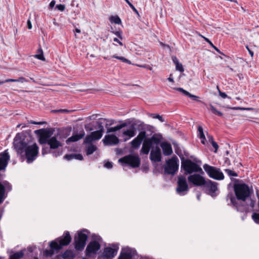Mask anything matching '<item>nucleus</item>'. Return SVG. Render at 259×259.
<instances>
[{"instance_id": "nucleus-1", "label": "nucleus", "mask_w": 259, "mask_h": 259, "mask_svg": "<svg viewBox=\"0 0 259 259\" xmlns=\"http://www.w3.org/2000/svg\"><path fill=\"white\" fill-rule=\"evenodd\" d=\"M13 144L18 153L21 154L25 152L28 163L33 162L37 156L39 148L37 144H32L27 139H22L19 134L15 137Z\"/></svg>"}, {"instance_id": "nucleus-2", "label": "nucleus", "mask_w": 259, "mask_h": 259, "mask_svg": "<svg viewBox=\"0 0 259 259\" xmlns=\"http://www.w3.org/2000/svg\"><path fill=\"white\" fill-rule=\"evenodd\" d=\"M233 188L236 198L232 193H229L226 197V200L229 205L237 206V200L245 201L250 196V191L249 186L243 183H235Z\"/></svg>"}, {"instance_id": "nucleus-3", "label": "nucleus", "mask_w": 259, "mask_h": 259, "mask_svg": "<svg viewBox=\"0 0 259 259\" xmlns=\"http://www.w3.org/2000/svg\"><path fill=\"white\" fill-rule=\"evenodd\" d=\"M181 169L184 170L185 175H192L194 172H199L204 174L202 169L197 164L190 159H182Z\"/></svg>"}, {"instance_id": "nucleus-4", "label": "nucleus", "mask_w": 259, "mask_h": 259, "mask_svg": "<svg viewBox=\"0 0 259 259\" xmlns=\"http://www.w3.org/2000/svg\"><path fill=\"white\" fill-rule=\"evenodd\" d=\"M71 238L68 231L64 232V236L59 238L57 241H52L50 243V247L54 250H59L62 248L63 246L68 245L71 242Z\"/></svg>"}, {"instance_id": "nucleus-5", "label": "nucleus", "mask_w": 259, "mask_h": 259, "mask_svg": "<svg viewBox=\"0 0 259 259\" xmlns=\"http://www.w3.org/2000/svg\"><path fill=\"white\" fill-rule=\"evenodd\" d=\"M179 160L174 156L171 158L166 161L164 166V173L165 174L174 176L178 170Z\"/></svg>"}, {"instance_id": "nucleus-6", "label": "nucleus", "mask_w": 259, "mask_h": 259, "mask_svg": "<svg viewBox=\"0 0 259 259\" xmlns=\"http://www.w3.org/2000/svg\"><path fill=\"white\" fill-rule=\"evenodd\" d=\"M84 232H88L87 230L83 229L81 231L77 232V235L74 238L75 248L78 251L83 250L86 245V242L88 239V235Z\"/></svg>"}, {"instance_id": "nucleus-7", "label": "nucleus", "mask_w": 259, "mask_h": 259, "mask_svg": "<svg viewBox=\"0 0 259 259\" xmlns=\"http://www.w3.org/2000/svg\"><path fill=\"white\" fill-rule=\"evenodd\" d=\"M203 167V169L210 178L217 180L224 179V174L220 168L210 166L207 164H205Z\"/></svg>"}, {"instance_id": "nucleus-8", "label": "nucleus", "mask_w": 259, "mask_h": 259, "mask_svg": "<svg viewBox=\"0 0 259 259\" xmlns=\"http://www.w3.org/2000/svg\"><path fill=\"white\" fill-rule=\"evenodd\" d=\"M189 189V186L185 176L184 175L178 176L176 188L177 194L181 196H184L188 193Z\"/></svg>"}, {"instance_id": "nucleus-9", "label": "nucleus", "mask_w": 259, "mask_h": 259, "mask_svg": "<svg viewBox=\"0 0 259 259\" xmlns=\"http://www.w3.org/2000/svg\"><path fill=\"white\" fill-rule=\"evenodd\" d=\"M121 163H123L132 166V167H139L140 164V160L138 156L129 155L118 160Z\"/></svg>"}, {"instance_id": "nucleus-10", "label": "nucleus", "mask_w": 259, "mask_h": 259, "mask_svg": "<svg viewBox=\"0 0 259 259\" xmlns=\"http://www.w3.org/2000/svg\"><path fill=\"white\" fill-rule=\"evenodd\" d=\"M119 247L117 244H113L112 247H105L100 256L101 259H113L116 255Z\"/></svg>"}, {"instance_id": "nucleus-11", "label": "nucleus", "mask_w": 259, "mask_h": 259, "mask_svg": "<svg viewBox=\"0 0 259 259\" xmlns=\"http://www.w3.org/2000/svg\"><path fill=\"white\" fill-rule=\"evenodd\" d=\"M101 245L96 240H92L87 245L85 249V255L88 257H91L92 255L96 254L100 249Z\"/></svg>"}, {"instance_id": "nucleus-12", "label": "nucleus", "mask_w": 259, "mask_h": 259, "mask_svg": "<svg viewBox=\"0 0 259 259\" xmlns=\"http://www.w3.org/2000/svg\"><path fill=\"white\" fill-rule=\"evenodd\" d=\"M201 175V174H194L189 175L188 177L189 182L196 186H203L206 180Z\"/></svg>"}, {"instance_id": "nucleus-13", "label": "nucleus", "mask_w": 259, "mask_h": 259, "mask_svg": "<svg viewBox=\"0 0 259 259\" xmlns=\"http://www.w3.org/2000/svg\"><path fill=\"white\" fill-rule=\"evenodd\" d=\"M12 185L7 181L0 183V204L2 203L7 197V192L11 191Z\"/></svg>"}, {"instance_id": "nucleus-14", "label": "nucleus", "mask_w": 259, "mask_h": 259, "mask_svg": "<svg viewBox=\"0 0 259 259\" xmlns=\"http://www.w3.org/2000/svg\"><path fill=\"white\" fill-rule=\"evenodd\" d=\"M204 187L208 191V194L213 197L215 195V192L218 190V183L207 179L205 180V184L203 185Z\"/></svg>"}, {"instance_id": "nucleus-15", "label": "nucleus", "mask_w": 259, "mask_h": 259, "mask_svg": "<svg viewBox=\"0 0 259 259\" xmlns=\"http://www.w3.org/2000/svg\"><path fill=\"white\" fill-rule=\"evenodd\" d=\"M136 254L137 251L135 249L126 247L120 253L118 259H133Z\"/></svg>"}, {"instance_id": "nucleus-16", "label": "nucleus", "mask_w": 259, "mask_h": 259, "mask_svg": "<svg viewBox=\"0 0 259 259\" xmlns=\"http://www.w3.org/2000/svg\"><path fill=\"white\" fill-rule=\"evenodd\" d=\"M147 135L145 131H143L139 133L136 138H135L131 143V146L135 149L138 148L141 145L142 141L146 139Z\"/></svg>"}, {"instance_id": "nucleus-17", "label": "nucleus", "mask_w": 259, "mask_h": 259, "mask_svg": "<svg viewBox=\"0 0 259 259\" xmlns=\"http://www.w3.org/2000/svg\"><path fill=\"white\" fill-rule=\"evenodd\" d=\"M102 141L105 145H115L119 143V139L114 135H108L105 136Z\"/></svg>"}, {"instance_id": "nucleus-18", "label": "nucleus", "mask_w": 259, "mask_h": 259, "mask_svg": "<svg viewBox=\"0 0 259 259\" xmlns=\"http://www.w3.org/2000/svg\"><path fill=\"white\" fill-rule=\"evenodd\" d=\"M10 159L8 150H5L0 154V170L5 169Z\"/></svg>"}, {"instance_id": "nucleus-19", "label": "nucleus", "mask_w": 259, "mask_h": 259, "mask_svg": "<svg viewBox=\"0 0 259 259\" xmlns=\"http://www.w3.org/2000/svg\"><path fill=\"white\" fill-rule=\"evenodd\" d=\"M150 160L154 162H159L161 160V150L158 147L152 149L150 153Z\"/></svg>"}, {"instance_id": "nucleus-20", "label": "nucleus", "mask_w": 259, "mask_h": 259, "mask_svg": "<svg viewBox=\"0 0 259 259\" xmlns=\"http://www.w3.org/2000/svg\"><path fill=\"white\" fill-rule=\"evenodd\" d=\"M51 149H55L62 146V144L57 140L56 136L52 137L48 141V144Z\"/></svg>"}, {"instance_id": "nucleus-21", "label": "nucleus", "mask_w": 259, "mask_h": 259, "mask_svg": "<svg viewBox=\"0 0 259 259\" xmlns=\"http://www.w3.org/2000/svg\"><path fill=\"white\" fill-rule=\"evenodd\" d=\"M161 147L163 151V153L165 156H168L172 153L171 146L168 143L163 142L161 144Z\"/></svg>"}, {"instance_id": "nucleus-22", "label": "nucleus", "mask_w": 259, "mask_h": 259, "mask_svg": "<svg viewBox=\"0 0 259 259\" xmlns=\"http://www.w3.org/2000/svg\"><path fill=\"white\" fill-rule=\"evenodd\" d=\"M85 135V133L83 131H82L79 134L72 135L71 137L69 138L66 140V143L69 144L71 142H76L81 138H82Z\"/></svg>"}, {"instance_id": "nucleus-23", "label": "nucleus", "mask_w": 259, "mask_h": 259, "mask_svg": "<svg viewBox=\"0 0 259 259\" xmlns=\"http://www.w3.org/2000/svg\"><path fill=\"white\" fill-rule=\"evenodd\" d=\"M152 146V144L149 140L146 139L143 143L142 147L141 150V152L145 154H148L149 152L150 148Z\"/></svg>"}, {"instance_id": "nucleus-24", "label": "nucleus", "mask_w": 259, "mask_h": 259, "mask_svg": "<svg viewBox=\"0 0 259 259\" xmlns=\"http://www.w3.org/2000/svg\"><path fill=\"white\" fill-rule=\"evenodd\" d=\"M174 89L177 90V91H179V92H181L184 95H185V96H186L191 98L194 101H197V102H201L200 101H199L198 100L199 97L198 96L190 94L188 91L184 90L183 88H176Z\"/></svg>"}, {"instance_id": "nucleus-25", "label": "nucleus", "mask_w": 259, "mask_h": 259, "mask_svg": "<svg viewBox=\"0 0 259 259\" xmlns=\"http://www.w3.org/2000/svg\"><path fill=\"white\" fill-rule=\"evenodd\" d=\"M64 158L67 160H71L73 159L82 160L83 159V156L80 154H66L64 156Z\"/></svg>"}, {"instance_id": "nucleus-26", "label": "nucleus", "mask_w": 259, "mask_h": 259, "mask_svg": "<svg viewBox=\"0 0 259 259\" xmlns=\"http://www.w3.org/2000/svg\"><path fill=\"white\" fill-rule=\"evenodd\" d=\"M62 257L64 259H74L75 255L73 251L67 250L63 253Z\"/></svg>"}, {"instance_id": "nucleus-27", "label": "nucleus", "mask_w": 259, "mask_h": 259, "mask_svg": "<svg viewBox=\"0 0 259 259\" xmlns=\"http://www.w3.org/2000/svg\"><path fill=\"white\" fill-rule=\"evenodd\" d=\"M97 149V147L93 144H89V145L87 146L85 150L87 155H90L92 154Z\"/></svg>"}, {"instance_id": "nucleus-28", "label": "nucleus", "mask_w": 259, "mask_h": 259, "mask_svg": "<svg viewBox=\"0 0 259 259\" xmlns=\"http://www.w3.org/2000/svg\"><path fill=\"white\" fill-rule=\"evenodd\" d=\"M34 57L41 61H45V58L44 56L43 51L41 48H39L37 51V54L35 55Z\"/></svg>"}, {"instance_id": "nucleus-29", "label": "nucleus", "mask_w": 259, "mask_h": 259, "mask_svg": "<svg viewBox=\"0 0 259 259\" xmlns=\"http://www.w3.org/2000/svg\"><path fill=\"white\" fill-rule=\"evenodd\" d=\"M42 130V132L41 133V135L44 137V138H45L46 139H47L48 140H50V138H51L52 137V133H51V132H50V131L49 130Z\"/></svg>"}, {"instance_id": "nucleus-30", "label": "nucleus", "mask_w": 259, "mask_h": 259, "mask_svg": "<svg viewBox=\"0 0 259 259\" xmlns=\"http://www.w3.org/2000/svg\"><path fill=\"white\" fill-rule=\"evenodd\" d=\"M24 253L22 251L15 252L10 256L9 259H20L23 256Z\"/></svg>"}, {"instance_id": "nucleus-31", "label": "nucleus", "mask_w": 259, "mask_h": 259, "mask_svg": "<svg viewBox=\"0 0 259 259\" xmlns=\"http://www.w3.org/2000/svg\"><path fill=\"white\" fill-rule=\"evenodd\" d=\"M123 135L124 136H127L130 138H132L136 135V133L134 129H130L124 131L123 132Z\"/></svg>"}, {"instance_id": "nucleus-32", "label": "nucleus", "mask_w": 259, "mask_h": 259, "mask_svg": "<svg viewBox=\"0 0 259 259\" xmlns=\"http://www.w3.org/2000/svg\"><path fill=\"white\" fill-rule=\"evenodd\" d=\"M91 135L92 136L93 138L95 139V140H99L101 139L103 135L101 132L98 131L91 133Z\"/></svg>"}, {"instance_id": "nucleus-33", "label": "nucleus", "mask_w": 259, "mask_h": 259, "mask_svg": "<svg viewBox=\"0 0 259 259\" xmlns=\"http://www.w3.org/2000/svg\"><path fill=\"white\" fill-rule=\"evenodd\" d=\"M147 140H149L150 143L153 144L158 145L160 143V140L158 138L155 136H153L150 138H147Z\"/></svg>"}, {"instance_id": "nucleus-34", "label": "nucleus", "mask_w": 259, "mask_h": 259, "mask_svg": "<svg viewBox=\"0 0 259 259\" xmlns=\"http://www.w3.org/2000/svg\"><path fill=\"white\" fill-rule=\"evenodd\" d=\"M209 109L215 115H217L219 116H222L223 114L218 111V110H217L215 107L212 105V104H210L209 105Z\"/></svg>"}, {"instance_id": "nucleus-35", "label": "nucleus", "mask_w": 259, "mask_h": 259, "mask_svg": "<svg viewBox=\"0 0 259 259\" xmlns=\"http://www.w3.org/2000/svg\"><path fill=\"white\" fill-rule=\"evenodd\" d=\"M110 20L111 23H114L115 24H120L121 23V19L118 16H111Z\"/></svg>"}, {"instance_id": "nucleus-36", "label": "nucleus", "mask_w": 259, "mask_h": 259, "mask_svg": "<svg viewBox=\"0 0 259 259\" xmlns=\"http://www.w3.org/2000/svg\"><path fill=\"white\" fill-rule=\"evenodd\" d=\"M112 57L113 58H115V59H118V60L121 61L123 62L129 64H131V61L127 60V59L123 57H120V56H116V55H113Z\"/></svg>"}, {"instance_id": "nucleus-37", "label": "nucleus", "mask_w": 259, "mask_h": 259, "mask_svg": "<svg viewBox=\"0 0 259 259\" xmlns=\"http://www.w3.org/2000/svg\"><path fill=\"white\" fill-rule=\"evenodd\" d=\"M93 141H95V139L93 138L92 136L90 134V135L87 136L85 139H84V143L86 144H92V142Z\"/></svg>"}, {"instance_id": "nucleus-38", "label": "nucleus", "mask_w": 259, "mask_h": 259, "mask_svg": "<svg viewBox=\"0 0 259 259\" xmlns=\"http://www.w3.org/2000/svg\"><path fill=\"white\" fill-rule=\"evenodd\" d=\"M198 132L199 133V136L201 139L205 140V135L203 133V128L201 126L198 127Z\"/></svg>"}, {"instance_id": "nucleus-39", "label": "nucleus", "mask_w": 259, "mask_h": 259, "mask_svg": "<svg viewBox=\"0 0 259 259\" xmlns=\"http://www.w3.org/2000/svg\"><path fill=\"white\" fill-rule=\"evenodd\" d=\"M225 171L229 176H233V177H237L238 176L237 174L230 169H225Z\"/></svg>"}, {"instance_id": "nucleus-40", "label": "nucleus", "mask_w": 259, "mask_h": 259, "mask_svg": "<svg viewBox=\"0 0 259 259\" xmlns=\"http://www.w3.org/2000/svg\"><path fill=\"white\" fill-rule=\"evenodd\" d=\"M125 2L129 5V6L132 8L133 11L139 16V14L138 10L136 9V8L134 6V5L130 3L128 0H124Z\"/></svg>"}, {"instance_id": "nucleus-41", "label": "nucleus", "mask_w": 259, "mask_h": 259, "mask_svg": "<svg viewBox=\"0 0 259 259\" xmlns=\"http://www.w3.org/2000/svg\"><path fill=\"white\" fill-rule=\"evenodd\" d=\"M48 141L47 139L44 138L41 134L39 136V142L40 144H48Z\"/></svg>"}, {"instance_id": "nucleus-42", "label": "nucleus", "mask_w": 259, "mask_h": 259, "mask_svg": "<svg viewBox=\"0 0 259 259\" xmlns=\"http://www.w3.org/2000/svg\"><path fill=\"white\" fill-rule=\"evenodd\" d=\"M151 117H152L153 118H157L158 120H159L161 122H164V120L162 117V116L159 115V114H151L150 115Z\"/></svg>"}, {"instance_id": "nucleus-43", "label": "nucleus", "mask_w": 259, "mask_h": 259, "mask_svg": "<svg viewBox=\"0 0 259 259\" xmlns=\"http://www.w3.org/2000/svg\"><path fill=\"white\" fill-rule=\"evenodd\" d=\"M97 123L98 125V128L99 129L98 131L101 132V133L103 134V133L104 132V129L103 125V122H102L100 121H98L97 122Z\"/></svg>"}, {"instance_id": "nucleus-44", "label": "nucleus", "mask_w": 259, "mask_h": 259, "mask_svg": "<svg viewBox=\"0 0 259 259\" xmlns=\"http://www.w3.org/2000/svg\"><path fill=\"white\" fill-rule=\"evenodd\" d=\"M229 109H233V110H250L252 109L251 108H244V107H227Z\"/></svg>"}, {"instance_id": "nucleus-45", "label": "nucleus", "mask_w": 259, "mask_h": 259, "mask_svg": "<svg viewBox=\"0 0 259 259\" xmlns=\"http://www.w3.org/2000/svg\"><path fill=\"white\" fill-rule=\"evenodd\" d=\"M176 69L182 72L184 71L183 65L181 63L177 62L176 64Z\"/></svg>"}, {"instance_id": "nucleus-46", "label": "nucleus", "mask_w": 259, "mask_h": 259, "mask_svg": "<svg viewBox=\"0 0 259 259\" xmlns=\"http://www.w3.org/2000/svg\"><path fill=\"white\" fill-rule=\"evenodd\" d=\"M118 130H119V128L118 127V125H117L116 126L111 127H110L109 128H108L107 130V133H112V132H115Z\"/></svg>"}, {"instance_id": "nucleus-47", "label": "nucleus", "mask_w": 259, "mask_h": 259, "mask_svg": "<svg viewBox=\"0 0 259 259\" xmlns=\"http://www.w3.org/2000/svg\"><path fill=\"white\" fill-rule=\"evenodd\" d=\"M112 32L113 33H114V34H115L116 35H117L121 39H122V31H120V30H119V31H112Z\"/></svg>"}, {"instance_id": "nucleus-48", "label": "nucleus", "mask_w": 259, "mask_h": 259, "mask_svg": "<svg viewBox=\"0 0 259 259\" xmlns=\"http://www.w3.org/2000/svg\"><path fill=\"white\" fill-rule=\"evenodd\" d=\"M65 8V5H62V4L57 5L56 7V9H57L58 10H59L61 12H63V11H64Z\"/></svg>"}, {"instance_id": "nucleus-49", "label": "nucleus", "mask_w": 259, "mask_h": 259, "mask_svg": "<svg viewBox=\"0 0 259 259\" xmlns=\"http://www.w3.org/2000/svg\"><path fill=\"white\" fill-rule=\"evenodd\" d=\"M92 240H96V241H98L100 243L101 238L97 235H93L92 236Z\"/></svg>"}, {"instance_id": "nucleus-50", "label": "nucleus", "mask_w": 259, "mask_h": 259, "mask_svg": "<svg viewBox=\"0 0 259 259\" xmlns=\"http://www.w3.org/2000/svg\"><path fill=\"white\" fill-rule=\"evenodd\" d=\"M16 82V79H7L4 81H0V85L6 83V82Z\"/></svg>"}, {"instance_id": "nucleus-51", "label": "nucleus", "mask_w": 259, "mask_h": 259, "mask_svg": "<svg viewBox=\"0 0 259 259\" xmlns=\"http://www.w3.org/2000/svg\"><path fill=\"white\" fill-rule=\"evenodd\" d=\"M217 88L218 89V91H219V95L223 98L225 99L227 97H228L227 94L225 93H224V92H222L218 87H217Z\"/></svg>"}, {"instance_id": "nucleus-52", "label": "nucleus", "mask_w": 259, "mask_h": 259, "mask_svg": "<svg viewBox=\"0 0 259 259\" xmlns=\"http://www.w3.org/2000/svg\"><path fill=\"white\" fill-rule=\"evenodd\" d=\"M104 166L107 168H111L113 166L112 163L111 162L107 161L105 163Z\"/></svg>"}, {"instance_id": "nucleus-53", "label": "nucleus", "mask_w": 259, "mask_h": 259, "mask_svg": "<svg viewBox=\"0 0 259 259\" xmlns=\"http://www.w3.org/2000/svg\"><path fill=\"white\" fill-rule=\"evenodd\" d=\"M28 80H27L24 77H20L18 79H16V82H27Z\"/></svg>"}, {"instance_id": "nucleus-54", "label": "nucleus", "mask_w": 259, "mask_h": 259, "mask_svg": "<svg viewBox=\"0 0 259 259\" xmlns=\"http://www.w3.org/2000/svg\"><path fill=\"white\" fill-rule=\"evenodd\" d=\"M211 145L212 146V147L215 149V152H217V151L219 148V146L218 145V144L214 142V141H212L211 142Z\"/></svg>"}, {"instance_id": "nucleus-55", "label": "nucleus", "mask_w": 259, "mask_h": 259, "mask_svg": "<svg viewBox=\"0 0 259 259\" xmlns=\"http://www.w3.org/2000/svg\"><path fill=\"white\" fill-rule=\"evenodd\" d=\"M138 123H139V124H138V126L141 127V130H144L145 128V126H146V125L141 121H138Z\"/></svg>"}, {"instance_id": "nucleus-56", "label": "nucleus", "mask_w": 259, "mask_h": 259, "mask_svg": "<svg viewBox=\"0 0 259 259\" xmlns=\"http://www.w3.org/2000/svg\"><path fill=\"white\" fill-rule=\"evenodd\" d=\"M55 112H61V113H67L69 112V111L67 109H59L57 110H54Z\"/></svg>"}, {"instance_id": "nucleus-57", "label": "nucleus", "mask_w": 259, "mask_h": 259, "mask_svg": "<svg viewBox=\"0 0 259 259\" xmlns=\"http://www.w3.org/2000/svg\"><path fill=\"white\" fill-rule=\"evenodd\" d=\"M55 3H56L55 1L53 0V1H51L49 4V8L51 9H52L54 8V7L55 6Z\"/></svg>"}, {"instance_id": "nucleus-58", "label": "nucleus", "mask_w": 259, "mask_h": 259, "mask_svg": "<svg viewBox=\"0 0 259 259\" xmlns=\"http://www.w3.org/2000/svg\"><path fill=\"white\" fill-rule=\"evenodd\" d=\"M119 128V130L121 129L123 127H124L127 125V124L126 122H123L121 124L118 125Z\"/></svg>"}, {"instance_id": "nucleus-59", "label": "nucleus", "mask_w": 259, "mask_h": 259, "mask_svg": "<svg viewBox=\"0 0 259 259\" xmlns=\"http://www.w3.org/2000/svg\"><path fill=\"white\" fill-rule=\"evenodd\" d=\"M246 48L247 49V50H248L249 54L250 55L251 57H252L253 56V51H252L248 47V46H246Z\"/></svg>"}, {"instance_id": "nucleus-60", "label": "nucleus", "mask_w": 259, "mask_h": 259, "mask_svg": "<svg viewBox=\"0 0 259 259\" xmlns=\"http://www.w3.org/2000/svg\"><path fill=\"white\" fill-rule=\"evenodd\" d=\"M27 27L29 29H30L32 28V25H31V21L30 20H27Z\"/></svg>"}, {"instance_id": "nucleus-61", "label": "nucleus", "mask_w": 259, "mask_h": 259, "mask_svg": "<svg viewBox=\"0 0 259 259\" xmlns=\"http://www.w3.org/2000/svg\"><path fill=\"white\" fill-rule=\"evenodd\" d=\"M113 41L118 43L120 46H122L123 45L122 42L121 41H120V40H119L118 39L116 38V37L113 38Z\"/></svg>"}, {"instance_id": "nucleus-62", "label": "nucleus", "mask_w": 259, "mask_h": 259, "mask_svg": "<svg viewBox=\"0 0 259 259\" xmlns=\"http://www.w3.org/2000/svg\"><path fill=\"white\" fill-rule=\"evenodd\" d=\"M30 123L33 124H42L45 122H35L34 121H31Z\"/></svg>"}, {"instance_id": "nucleus-63", "label": "nucleus", "mask_w": 259, "mask_h": 259, "mask_svg": "<svg viewBox=\"0 0 259 259\" xmlns=\"http://www.w3.org/2000/svg\"><path fill=\"white\" fill-rule=\"evenodd\" d=\"M255 202L254 200H251L250 206L251 207L253 208L255 206Z\"/></svg>"}, {"instance_id": "nucleus-64", "label": "nucleus", "mask_w": 259, "mask_h": 259, "mask_svg": "<svg viewBox=\"0 0 259 259\" xmlns=\"http://www.w3.org/2000/svg\"><path fill=\"white\" fill-rule=\"evenodd\" d=\"M256 197H257V199H258V202H257V205H259V191H256Z\"/></svg>"}]
</instances>
